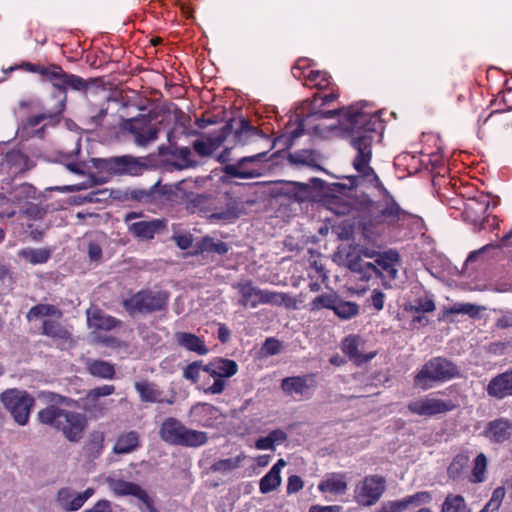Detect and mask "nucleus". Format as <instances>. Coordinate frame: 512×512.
<instances>
[{
    "mask_svg": "<svg viewBox=\"0 0 512 512\" xmlns=\"http://www.w3.org/2000/svg\"><path fill=\"white\" fill-rule=\"evenodd\" d=\"M18 255L33 265L43 264L50 259L51 250L48 248H24L19 251Z\"/></svg>",
    "mask_w": 512,
    "mask_h": 512,
    "instance_id": "41",
    "label": "nucleus"
},
{
    "mask_svg": "<svg viewBox=\"0 0 512 512\" xmlns=\"http://www.w3.org/2000/svg\"><path fill=\"white\" fill-rule=\"evenodd\" d=\"M407 407L411 413L418 416H434L453 411L457 408V404L452 400L424 398L411 401Z\"/></svg>",
    "mask_w": 512,
    "mask_h": 512,
    "instance_id": "14",
    "label": "nucleus"
},
{
    "mask_svg": "<svg viewBox=\"0 0 512 512\" xmlns=\"http://www.w3.org/2000/svg\"><path fill=\"white\" fill-rule=\"evenodd\" d=\"M93 166L99 172H106L109 175H140L145 165L130 155L115 156L109 158L93 159Z\"/></svg>",
    "mask_w": 512,
    "mask_h": 512,
    "instance_id": "11",
    "label": "nucleus"
},
{
    "mask_svg": "<svg viewBox=\"0 0 512 512\" xmlns=\"http://www.w3.org/2000/svg\"><path fill=\"white\" fill-rule=\"evenodd\" d=\"M470 462V456L467 451L456 454L447 467V477L453 482H459L465 479Z\"/></svg>",
    "mask_w": 512,
    "mask_h": 512,
    "instance_id": "29",
    "label": "nucleus"
},
{
    "mask_svg": "<svg viewBox=\"0 0 512 512\" xmlns=\"http://www.w3.org/2000/svg\"><path fill=\"white\" fill-rule=\"evenodd\" d=\"M233 123H226L218 135L208 138V143L211 144L212 152L217 150L232 134Z\"/></svg>",
    "mask_w": 512,
    "mask_h": 512,
    "instance_id": "52",
    "label": "nucleus"
},
{
    "mask_svg": "<svg viewBox=\"0 0 512 512\" xmlns=\"http://www.w3.org/2000/svg\"><path fill=\"white\" fill-rule=\"evenodd\" d=\"M203 366L202 361H194L188 364L183 371V377L192 382H197L200 377V371L203 370Z\"/></svg>",
    "mask_w": 512,
    "mask_h": 512,
    "instance_id": "56",
    "label": "nucleus"
},
{
    "mask_svg": "<svg viewBox=\"0 0 512 512\" xmlns=\"http://www.w3.org/2000/svg\"><path fill=\"white\" fill-rule=\"evenodd\" d=\"M318 489L324 493L342 494L347 490V483L343 479V476L335 475L334 477L321 481Z\"/></svg>",
    "mask_w": 512,
    "mask_h": 512,
    "instance_id": "45",
    "label": "nucleus"
},
{
    "mask_svg": "<svg viewBox=\"0 0 512 512\" xmlns=\"http://www.w3.org/2000/svg\"><path fill=\"white\" fill-rule=\"evenodd\" d=\"M441 512H471V509L462 495L449 493L441 505Z\"/></svg>",
    "mask_w": 512,
    "mask_h": 512,
    "instance_id": "40",
    "label": "nucleus"
},
{
    "mask_svg": "<svg viewBox=\"0 0 512 512\" xmlns=\"http://www.w3.org/2000/svg\"><path fill=\"white\" fill-rule=\"evenodd\" d=\"M159 435L164 442L175 446L200 447L208 441L206 432L187 428L174 417L162 422Z\"/></svg>",
    "mask_w": 512,
    "mask_h": 512,
    "instance_id": "7",
    "label": "nucleus"
},
{
    "mask_svg": "<svg viewBox=\"0 0 512 512\" xmlns=\"http://www.w3.org/2000/svg\"><path fill=\"white\" fill-rule=\"evenodd\" d=\"M87 370L92 376L102 379H113L115 376L114 365L104 360L89 361Z\"/></svg>",
    "mask_w": 512,
    "mask_h": 512,
    "instance_id": "37",
    "label": "nucleus"
},
{
    "mask_svg": "<svg viewBox=\"0 0 512 512\" xmlns=\"http://www.w3.org/2000/svg\"><path fill=\"white\" fill-rule=\"evenodd\" d=\"M406 507L410 505L420 506L423 504H429L432 501V494L429 491H419L413 495H408L403 498Z\"/></svg>",
    "mask_w": 512,
    "mask_h": 512,
    "instance_id": "54",
    "label": "nucleus"
},
{
    "mask_svg": "<svg viewBox=\"0 0 512 512\" xmlns=\"http://www.w3.org/2000/svg\"><path fill=\"white\" fill-rule=\"evenodd\" d=\"M0 400L16 423L22 426L28 423L31 409L35 404L32 395L25 390L13 388L2 392Z\"/></svg>",
    "mask_w": 512,
    "mask_h": 512,
    "instance_id": "8",
    "label": "nucleus"
},
{
    "mask_svg": "<svg viewBox=\"0 0 512 512\" xmlns=\"http://www.w3.org/2000/svg\"><path fill=\"white\" fill-rule=\"evenodd\" d=\"M481 435L491 444L501 445L512 440V420L498 417L486 423Z\"/></svg>",
    "mask_w": 512,
    "mask_h": 512,
    "instance_id": "15",
    "label": "nucleus"
},
{
    "mask_svg": "<svg viewBox=\"0 0 512 512\" xmlns=\"http://www.w3.org/2000/svg\"><path fill=\"white\" fill-rule=\"evenodd\" d=\"M447 314H466L470 317H477L479 314V308L471 303H456L451 306L447 311Z\"/></svg>",
    "mask_w": 512,
    "mask_h": 512,
    "instance_id": "53",
    "label": "nucleus"
},
{
    "mask_svg": "<svg viewBox=\"0 0 512 512\" xmlns=\"http://www.w3.org/2000/svg\"><path fill=\"white\" fill-rule=\"evenodd\" d=\"M372 155L364 148L359 158H354L352 165L358 175L347 176L348 185L336 184L341 188L352 190L358 187L361 181L372 184L381 194V198L373 200L365 197L359 201L358 229L369 242H374L387 232L400 230L413 217L403 209L395 197L386 189L374 169L370 166Z\"/></svg>",
    "mask_w": 512,
    "mask_h": 512,
    "instance_id": "1",
    "label": "nucleus"
},
{
    "mask_svg": "<svg viewBox=\"0 0 512 512\" xmlns=\"http://www.w3.org/2000/svg\"><path fill=\"white\" fill-rule=\"evenodd\" d=\"M73 493L74 491L67 487L58 490L56 501L64 511H66V507H69V502H71L73 498Z\"/></svg>",
    "mask_w": 512,
    "mask_h": 512,
    "instance_id": "59",
    "label": "nucleus"
},
{
    "mask_svg": "<svg viewBox=\"0 0 512 512\" xmlns=\"http://www.w3.org/2000/svg\"><path fill=\"white\" fill-rule=\"evenodd\" d=\"M192 147L200 157H209L213 154L211 144L208 143V140L197 139L193 142Z\"/></svg>",
    "mask_w": 512,
    "mask_h": 512,
    "instance_id": "60",
    "label": "nucleus"
},
{
    "mask_svg": "<svg viewBox=\"0 0 512 512\" xmlns=\"http://www.w3.org/2000/svg\"><path fill=\"white\" fill-rule=\"evenodd\" d=\"M337 295L335 293H324L317 297H315L310 303H309V310L310 311H319L321 309H333V306H335Z\"/></svg>",
    "mask_w": 512,
    "mask_h": 512,
    "instance_id": "49",
    "label": "nucleus"
},
{
    "mask_svg": "<svg viewBox=\"0 0 512 512\" xmlns=\"http://www.w3.org/2000/svg\"><path fill=\"white\" fill-rule=\"evenodd\" d=\"M138 498L144 505L145 509L148 512H159V510L155 507L153 499L148 495V493L142 489L138 496Z\"/></svg>",
    "mask_w": 512,
    "mask_h": 512,
    "instance_id": "64",
    "label": "nucleus"
},
{
    "mask_svg": "<svg viewBox=\"0 0 512 512\" xmlns=\"http://www.w3.org/2000/svg\"><path fill=\"white\" fill-rule=\"evenodd\" d=\"M219 410L209 403H197L190 409L189 416L191 424L211 428L218 418Z\"/></svg>",
    "mask_w": 512,
    "mask_h": 512,
    "instance_id": "23",
    "label": "nucleus"
},
{
    "mask_svg": "<svg viewBox=\"0 0 512 512\" xmlns=\"http://www.w3.org/2000/svg\"><path fill=\"white\" fill-rule=\"evenodd\" d=\"M303 486H304V482L300 476L291 475L288 478L287 493L288 494L297 493L298 491H300L303 488Z\"/></svg>",
    "mask_w": 512,
    "mask_h": 512,
    "instance_id": "63",
    "label": "nucleus"
},
{
    "mask_svg": "<svg viewBox=\"0 0 512 512\" xmlns=\"http://www.w3.org/2000/svg\"><path fill=\"white\" fill-rule=\"evenodd\" d=\"M51 83L64 95L68 88L79 92H86L89 88V83L85 79L75 74L66 73L59 65L58 71L52 74Z\"/></svg>",
    "mask_w": 512,
    "mask_h": 512,
    "instance_id": "17",
    "label": "nucleus"
},
{
    "mask_svg": "<svg viewBox=\"0 0 512 512\" xmlns=\"http://www.w3.org/2000/svg\"><path fill=\"white\" fill-rule=\"evenodd\" d=\"M104 440H105V436H104L103 432H101V431L92 432L90 434L88 441L86 442V444L83 447L85 455L89 459L98 458L104 449Z\"/></svg>",
    "mask_w": 512,
    "mask_h": 512,
    "instance_id": "35",
    "label": "nucleus"
},
{
    "mask_svg": "<svg viewBox=\"0 0 512 512\" xmlns=\"http://www.w3.org/2000/svg\"><path fill=\"white\" fill-rule=\"evenodd\" d=\"M170 192L166 186H160L159 183L154 184L149 190H133L131 197L141 203H152L156 200L157 195L165 196Z\"/></svg>",
    "mask_w": 512,
    "mask_h": 512,
    "instance_id": "34",
    "label": "nucleus"
},
{
    "mask_svg": "<svg viewBox=\"0 0 512 512\" xmlns=\"http://www.w3.org/2000/svg\"><path fill=\"white\" fill-rule=\"evenodd\" d=\"M203 249L208 252L217 253L219 255H225L228 250V244L223 241H214L213 239H207L204 241Z\"/></svg>",
    "mask_w": 512,
    "mask_h": 512,
    "instance_id": "57",
    "label": "nucleus"
},
{
    "mask_svg": "<svg viewBox=\"0 0 512 512\" xmlns=\"http://www.w3.org/2000/svg\"><path fill=\"white\" fill-rule=\"evenodd\" d=\"M2 166L9 175L16 177L31 170L35 162L20 150H10L5 154Z\"/></svg>",
    "mask_w": 512,
    "mask_h": 512,
    "instance_id": "18",
    "label": "nucleus"
},
{
    "mask_svg": "<svg viewBox=\"0 0 512 512\" xmlns=\"http://www.w3.org/2000/svg\"><path fill=\"white\" fill-rule=\"evenodd\" d=\"M65 100H66V96H64L63 100L59 103L58 108L55 111H53V112L49 111V112H44V113H41V114L30 116L26 120V126L29 127V128H35L42 121H44L46 119L58 120L59 116L64 111Z\"/></svg>",
    "mask_w": 512,
    "mask_h": 512,
    "instance_id": "47",
    "label": "nucleus"
},
{
    "mask_svg": "<svg viewBox=\"0 0 512 512\" xmlns=\"http://www.w3.org/2000/svg\"><path fill=\"white\" fill-rule=\"evenodd\" d=\"M135 390L139 393L140 400L146 403L161 402L162 391L157 388L155 383L149 381H139L134 384Z\"/></svg>",
    "mask_w": 512,
    "mask_h": 512,
    "instance_id": "33",
    "label": "nucleus"
},
{
    "mask_svg": "<svg viewBox=\"0 0 512 512\" xmlns=\"http://www.w3.org/2000/svg\"><path fill=\"white\" fill-rule=\"evenodd\" d=\"M62 311L55 305L52 304H37L32 306L26 314V319L31 322L41 317L55 316L57 318L62 317Z\"/></svg>",
    "mask_w": 512,
    "mask_h": 512,
    "instance_id": "38",
    "label": "nucleus"
},
{
    "mask_svg": "<svg viewBox=\"0 0 512 512\" xmlns=\"http://www.w3.org/2000/svg\"><path fill=\"white\" fill-rule=\"evenodd\" d=\"M332 310L339 318L348 320L358 314L359 307L356 303L343 301L337 296L335 306H333Z\"/></svg>",
    "mask_w": 512,
    "mask_h": 512,
    "instance_id": "44",
    "label": "nucleus"
},
{
    "mask_svg": "<svg viewBox=\"0 0 512 512\" xmlns=\"http://www.w3.org/2000/svg\"><path fill=\"white\" fill-rule=\"evenodd\" d=\"M174 340L178 346L186 349L187 351L194 352L198 355H206L209 349L205 344L203 338L190 332H176Z\"/></svg>",
    "mask_w": 512,
    "mask_h": 512,
    "instance_id": "27",
    "label": "nucleus"
},
{
    "mask_svg": "<svg viewBox=\"0 0 512 512\" xmlns=\"http://www.w3.org/2000/svg\"><path fill=\"white\" fill-rule=\"evenodd\" d=\"M338 117V127L348 136H350V145L356 151L354 158H359L360 152L366 148L372 155V146L376 141H380L384 122L377 112L365 110L361 104H352L347 107L334 110H318L307 115L306 118L299 120L297 127L289 132L286 138V146L293 145L295 139L304 133L305 126L311 121L322 119H332Z\"/></svg>",
    "mask_w": 512,
    "mask_h": 512,
    "instance_id": "2",
    "label": "nucleus"
},
{
    "mask_svg": "<svg viewBox=\"0 0 512 512\" xmlns=\"http://www.w3.org/2000/svg\"><path fill=\"white\" fill-rule=\"evenodd\" d=\"M505 496V489L503 487H497L493 493L491 499L486 503L488 507H491L492 512H495L501 506L502 500Z\"/></svg>",
    "mask_w": 512,
    "mask_h": 512,
    "instance_id": "61",
    "label": "nucleus"
},
{
    "mask_svg": "<svg viewBox=\"0 0 512 512\" xmlns=\"http://www.w3.org/2000/svg\"><path fill=\"white\" fill-rule=\"evenodd\" d=\"M95 490L93 488H87L81 493H73V498L69 502V507H66V512H72L79 510L85 502L94 495Z\"/></svg>",
    "mask_w": 512,
    "mask_h": 512,
    "instance_id": "51",
    "label": "nucleus"
},
{
    "mask_svg": "<svg viewBox=\"0 0 512 512\" xmlns=\"http://www.w3.org/2000/svg\"><path fill=\"white\" fill-rule=\"evenodd\" d=\"M109 486L113 493L118 496H134L137 497L143 489L134 482L125 481L122 479H111L108 481Z\"/></svg>",
    "mask_w": 512,
    "mask_h": 512,
    "instance_id": "39",
    "label": "nucleus"
},
{
    "mask_svg": "<svg viewBox=\"0 0 512 512\" xmlns=\"http://www.w3.org/2000/svg\"><path fill=\"white\" fill-rule=\"evenodd\" d=\"M287 160L291 165H304L308 167H318L317 154L312 149H301L289 153Z\"/></svg>",
    "mask_w": 512,
    "mask_h": 512,
    "instance_id": "36",
    "label": "nucleus"
},
{
    "mask_svg": "<svg viewBox=\"0 0 512 512\" xmlns=\"http://www.w3.org/2000/svg\"><path fill=\"white\" fill-rule=\"evenodd\" d=\"M42 334L53 339L66 340L70 336L67 329L56 320L46 319L42 323Z\"/></svg>",
    "mask_w": 512,
    "mask_h": 512,
    "instance_id": "42",
    "label": "nucleus"
},
{
    "mask_svg": "<svg viewBox=\"0 0 512 512\" xmlns=\"http://www.w3.org/2000/svg\"><path fill=\"white\" fill-rule=\"evenodd\" d=\"M435 308L436 306L432 299H418L407 310L413 313H429L433 312Z\"/></svg>",
    "mask_w": 512,
    "mask_h": 512,
    "instance_id": "55",
    "label": "nucleus"
},
{
    "mask_svg": "<svg viewBox=\"0 0 512 512\" xmlns=\"http://www.w3.org/2000/svg\"><path fill=\"white\" fill-rule=\"evenodd\" d=\"M226 123H233L232 134L234 146H245L257 139L269 140V136L258 127L252 125L250 120L243 116L231 118Z\"/></svg>",
    "mask_w": 512,
    "mask_h": 512,
    "instance_id": "13",
    "label": "nucleus"
},
{
    "mask_svg": "<svg viewBox=\"0 0 512 512\" xmlns=\"http://www.w3.org/2000/svg\"><path fill=\"white\" fill-rule=\"evenodd\" d=\"M314 374L286 377L281 382L282 390L288 394L304 396L310 388H314Z\"/></svg>",
    "mask_w": 512,
    "mask_h": 512,
    "instance_id": "25",
    "label": "nucleus"
},
{
    "mask_svg": "<svg viewBox=\"0 0 512 512\" xmlns=\"http://www.w3.org/2000/svg\"><path fill=\"white\" fill-rule=\"evenodd\" d=\"M240 295L238 305L244 308H256L260 304L284 306L287 309H297V300L284 292L262 290L253 285L251 280L240 281L233 284Z\"/></svg>",
    "mask_w": 512,
    "mask_h": 512,
    "instance_id": "4",
    "label": "nucleus"
},
{
    "mask_svg": "<svg viewBox=\"0 0 512 512\" xmlns=\"http://www.w3.org/2000/svg\"><path fill=\"white\" fill-rule=\"evenodd\" d=\"M245 213L244 202L229 193L214 196L208 221L210 223H232Z\"/></svg>",
    "mask_w": 512,
    "mask_h": 512,
    "instance_id": "10",
    "label": "nucleus"
},
{
    "mask_svg": "<svg viewBox=\"0 0 512 512\" xmlns=\"http://www.w3.org/2000/svg\"><path fill=\"white\" fill-rule=\"evenodd\" d=\"M152 121L150 114H139L125 119L122 128L132 136L136 146L147 147L158 138L160 132V128Z\"/></svg>",
    "mask_w": 512,
    "mask_h": 512,
    "instance_id": "9",
    "label": "nucleus"
},
{
    "mask_svg": "<svg viewBox=\"0 0 512 512\" xmlns=\"http://www.w3.org/2000/svg\"><path fill=\"white\" fill-rule=\"evenodd\" d=\"M86 315L89 327L95 330L109 331L121 324L120 320L105 314L99 308L88 309Z\"/></svg>",
    "mask_w": 512,
    "mask_h": 512,
    "instance_id": "28",
    "label": "nucleus"
},
{
    "mask_svg": "<svg viewBox=\"0 0 512 512\" xmlns=\"http://www.w3.org/2000/svg\"><path fill=\"white\" fill-rule=\"evenodd\" d=\"M160 153H169L170 155L180 158L184 164L174 163L176 169L182 170L183 168H187L192 165V161L190 160L191 150L189 147H160Z\"/></svg>",
    "mask_w": 512,
    "mask_h": 512,
    "instance_id": "43",
    "label": "nucleus"
},
{
    "mask_svg": "<svg viewBox=\"0 0 512 512\" xmlns=\"http://www.w3.org/2000/svg\"><path fill=\"white\" fill-rule=\"evenodd\" d=\"M114 392L115 386L108 384L89 390L83 398V408L95 416L103 415L107 408L99 403V398L112 395Z\"/></svg>",
    "mask_w": 512,
    "mask_h": 512,
    "instance_id": "22",
    "label": "nucleus"
},
{
    "mask_svg": "<svg viewBox=\"0 0 512 512\" xmlns=\"http://www.w3.org/2000/svg\"><path fill=\"white\" fill-rule=\"evenodd\" d=\"M170 293L166 290L142 289L126 298L122 306L130 316L152 314L167 309Z\"/></svg>",
    "mask_w": 512,
    "mask_h": 512,
    "instance_id": "5",
    "label": "nucleus"
},
{
    "mask_svg": "<svg viewBox=\"0 0 512 512\" xmlns=\"http://www.w3.org/2000/svg\"><path fill=\"white\" fill-rule=\"evenodd\" d=\"M37 419L41 424L61 431L68 441L75 443L82 439L87 427V418L84 414L61 409L56 405L41 409Z\"/></svg>",
    "mask_w": 512,
    "mask_h": 512,
    "instance_id": "3",
    "label": "nucleus"
},
{
    "mask_svg": "<svg viewBox=\"0 0 512 512\" xmlns=\"http://www.w3.org/2000/svg\"><path fill=\"white\" fill-rule=\"evenodd\" d=\"M282 348L281 342L273 337L267 338L263 344V351L267 355H276L280 353Z\"/></svg>",
    "mask_w": 512,
    "mask_h": 512,
    "instance_id": "62",
    "label": "nucleus"
},
{
    "mask_svg": "<svg viewBox=\"0 0 512 512\" xmlns=\"http://www.w3.org/2000/svg\"><path fill=\"white\" fill-rule=\"evenodd\" d=\"M23 70L30 73H37L46 78L51 82L52 74L55 71H58V65L50 64L48 66H44L37 63L31 62H23L20 66Z\"/></svg>",
    "mask_w": 512,
    "mask_h": 512,
    "instance_id": "48",
    "label": "nucleus"
},
{
    "mask_svg": "<svg viewBox=\"0 0 512 512\" xmlns=\"http://www.w3.org/2000/svg\"><path fill=\"white\" fill-rule=\"evenodd\" d=\"M241 460L240 456H237L236 458L220 459L212 464L211 470L213 472L226 473L238 468Z\"/></svg>",
    "mask_w": 512,
    "mask_h": 512,
    "instance_id": "50",
    "label": "nucleus"
},
{
    "mask_svg": "<svg viewBox=\"0 0 512 512\" xmlns=\"http://www.w3.org/2000/svg\"><path fill=\"white\" fill-rule=\"evenodd\" d=\"M304 60L299 59L292 67V74L295 78H304V85L310 88H317L318 90L330 89L334 83L331 76L324 71L309 70L305 72V67L301 65Z\"/></svg>",
    "mask_w": 512,
    "mask_h": 512,
    "instance_id": "16",
    "label": "nucleus"
},
{
    "mask_svg": "<svg viewBox=\"0 0 512 512\" xmlns=\"http://www.w3.org/2000/svg\"><path fill=\"white\" fill-rule=\"evenodd\" d=\"M203 371L213 378H230L238 372V364L232 359L215 357L203 366Z\"/></svg>",
    "mask_w": 512,
    "mask_h": 512,
    "instance_id": "24",
    "label": "nucleus"
},
{
    "mask_svg": "<svg viewBox=\"0 0 512 512\" xmlns=\"http://www.w3.org/2000/svg\"><path fill=\"white\" fill-rule=\"evenodd\" d=\"M286 465L284 459H279L260 480V492L267 494L277 489L281 484V469Z\"/></svg>",
    "mask_w": 512,
    "mask_h": 512,
    "instance_id": "31",
    "label": "nucleus"
},
{
    "mask_svg": "<svg viewBox=\"0 0 512 512\" xmlns=\"http://www.w3.org/2000/svg\"><path fill=\"white\" fill-rule=\"evenodd\" d=\"M364 345L363 339L359 335H349L341 343L342 352L356 365H362L369 362L376 356V352L363 354L360 347Z\"/></svg>",
    "mask_w": 512,
    "mask_h": 512,
    "instance_id": "21",
    "label": "nucleus"
},
{
    "mask_svg": "<svg viewBox=\"0 0 512 512\" xmlns=\"http://www.w3.org/2000/svg\"><path fill=\"white\" fill-rule=\"evenodd\" d=\"M140 447V435L137 431L121 433L113 446V453L118 455L129 454Z\"/></svg>",
    "mask_w": 512,
    "mask_h": 512,
    "instance_id": "30",
    "label": "nucleus"
},
{
    "mask_svg": "<svg viewBox=\"0 0 512 512\" xmlns=\"http://www.w3.org/2000/svg\"><path fill=\"white\" fill-rule=\"evenodd\" d=\"M487 457L480 453L474 459V465L471 471L469 481L471 483H482L486 480Z\"/></svg>",
    "mask_w": 512,
    "mask_h": 512,
    "instance_id": "46",
    "label": "nucleus"
},
{
    "mask_svg": "<svg viewBox=\"0 0 512 512\" xmlns=\"http://www.w3.org/2000/svg\"><path fill=\"white\" fill-rule=\"evenodd\" d=\"M386 489V480L383 476H365L355 488V500L363 506L374 505Z\"/></svg>",
    "mask_w": 512,
    "mask_h": 512,
    "instance_id": "12",
    "label": "nucleus"
},
{
    "mask_svg": "<svg viewBox=\"0 0 512 512\" xmlns=\"http://www.w3.org/2000/svg\"><path fill=\"white\" fill-rule=\"evenodd\" d=\"M166 227L165 221L154 219L151 221H138L129 225V232L142 240L153 239L155 234Z\"/></svg>",
    "mask_w": 512,
    "mask_h": 512,
    "instance_id": "26",
    "label": "nucleus"
},
{
    "mask_svg": "<svg viewBox=\"0 0 512 512\" xmlns=\"http://www.w3.org/2000/svg\"><path fill=\"white\" fill-rule=\"evenodd\" d=\"M223 172L234 178L252 179L261 176V169L248 167L247 164L240 165V159L235 164H226L223 167Z\"/></svg>",
    "mask_w": 512,
    "mask_h": 512,
    "instance_id": "32",
    "label": "nucleus"
},
{
    "mask_svg": "<svg viewBox=\"0 0 512 512\" xmlns=\"http://www.w3.org/2000/svg\"><path fill=\"white\" fill-rule=\"evenodd\" d=\"M407 509L403 499L383 503L376 512H404Z\"/></svg>",
    "mask_w": 512,
    "mask_h": 512,
    "instance_id": "58",
    "label": "nucleus"
},
{
    "mask_svg": "<svg viewBox=\"0 0 512 512\" xmlns=\"http://www.w3.org/2000/svg\"><path fill=\"white\" fill-rule=\"evenodd\" d=\"M487 394L497 400L512 396V367L492 377L486 386Z\"/></svg>",
    "mask_w": 512,
    "mask_h": 512,
    "instance_id": "20",
    "label": "nucleus"
},
{
    "mask_svg": "<svg viewBox=\"0 0 512 512\" xmlns=\"http://www.w3.org/2000/svg\"><path fill=\"white\" fill-rule=\"evenodd\" d=\"M185 209L192 214H199L208 219L209 212H211V205H213L214 195L206 193H185L181 197Z\"/></svg>",
    "mask_w": 512,
    "mask_h": 512,
    "instance_id": "19",
    "label": "nucleus"
},
{
    "mask_svg": "<svg viewBox=\"0 0 512 512\" xmlns=\"http://www.w3.org/2000/svg\"><path fill=\"white\" fill-rule=\"evenodd\" d=\"M460 377L458 366L444 357L428 360L414 376V385L428 390L434 382H445Z\"/></svg>",
    "mask_w": 512,
    "mask_h": 512,
    "instance_id": "6",
    "label": "nucleus"
}]
</instances>
